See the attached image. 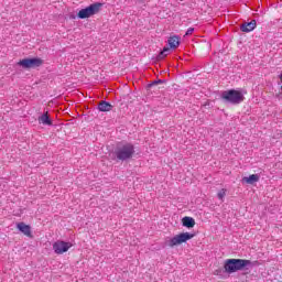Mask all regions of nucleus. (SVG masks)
Wrapping results in <instances>:
<instances>
[{"label": "nucleus", "mask_w": 282, "mask_h": 282, "mask_svg": "<svg viewBox=\"0 0 282 282\" xmlns=\"http://www.w3.org/2000/svg\"><path fill=\"white\" fill-rule=\"evenodd\" d=\"M112 155L113 160L117 162H127L132 160L133 155H135V145L132 143H118L112 152Z\"/></svg>", "instance_id": "f257e3e1"}, {"label": "nucleus", "mask_w": 282, "mask_h": 282, "mask_svg": "<svg viewBox=\"0 0 282 282\" xmlns=\"http://www.w3.org/2000/svg\"><path fill=\"white\" fill-rule=\"evenodd\" d=\"M254 264L247 259H227L225 260L226 274H235V272H241L243 270H250Z\"/></svg>", "instance_id": "f03ea898"}, {"label": "nucleus", "mask_w": 282, "mask_h": 282, "mask_svg": "<svg viewBox=\"0 0 282 282\" xmlns=\"http://www.w3.org/2000/svg\"><path fill=\"white\" fill-rule=\"evenodd\" d=\"M220 98L224 100V102H228L229 105H241V102L246 100L243 93L236 89L224 90L220 95Z\"/></svg>", "instance_id": "7ed1b4c3"}, {"label": "nucleus", "mask_w": 282, "mask_h": 282, "mask_svg": "<svg viewBox=\"0 0 282 282\" xmlns=\"http://www.w3.org/2000/svg\"><path fill=\"white\" fill-rule=\"evenodd\" d=\"M100 8H102V3L96 2L93 3L85 9H82L77 13V19H89V17H94V14H98L100 12Z\"/></svg>", "instance_id": "20e7f679"}, {"label": "nucleus", "mask_w": 282, "mask_h": 282, "mask_svg": "<svg viewBox=\"0 0 282 282\" xmlns=\"http://www.w3.org/2000/svg\"><path fill=\"white\" fill-rule=\"evenodd\" d=\"M193 237H195V234H191V232L178 234L169 240L167 246L170 248H175V246H182V243H186V241H191Z\"/></svg>", "instance_id": "39448f33"}, {"label": "nucleus", "mask_w": 282, "mask_h": 282, "mask_svg": "<svg viewBox=\"0 0 282 282\" xmlns=\"http://www.w3.org/2000/svg\"><path fill=\"white\" fill-rule=\"evenodd\" d=\"M18 65L23 67V69H34L43 65V59H41V57H29L18 62Z\"/></svg>", "instance_id": "423d86ee"}, {"label": "nucleus", "mask_w": 282, "mask_h": 282, "mask_svg": "<svg viewBox=\"0 0 282 282\" xmlns=\"http://www.w3.org/2000/svg\"><path fill=\"white\" fill-rule=\"evenodd\" d=\"M72 248V242H65L63 240H57L53 243V250L55 254H65Z\"/></svg>", "instance_id": "0eeeda50"}, {"label": "nucleus", "mask_w": 282, "mask_h": 282, "mask_svg": "<svg viewBox=\"0 0 282 282\" xmlns=\"http://www.w3.org/2000/svg\"><path fill=\"white\" fill-rule=\"evenodd\" d=\"M17 228L22 232V235H25V237L34 239V236L32 235V227H30V225H26L25 223H18Z\"/></svg>", "instance_id": "6e6552de"}, {"label": "nucleus", "mask_w": 282, "mask_h": 282, "mask_svg": "<svg viewBox=\"0 0 282 282\" xmlns=\"http://www.w3.org/2000/svg\"><path fill=\"white\" fill-rule=\"evenodd\" d=\"M257 28V20H251L250 22H245L240 25L241 32H252Z\"/></svg>", "instance_id": "1a4fd4ad"}, {"label": "nucleus", "mask_w": 282, "mask_h": 282, "mask_svg": "<svg viewBox=\"0 0 282 282\" xmlns=\"http://www.w3.org/2000/svg\"><path fill=\"white\" fill-rule=\"evenodd\" d=\"M167 44L170 50H177V47H180V36L178 35L170 36L167 40Z\"/></svg>", "instance_id": "9d476101"}, {"label": "nucleus", "mask_w": 282, "mask_h": 282, "mask_svg": "<svg viewBox=\"0 0 282 282\" xmlns=\"http://www.w3.org/2000/svg\"><path fill=\"white\" fill-rule=\"evenodd\" d=\"M97 109L102 112L111 111V109H113V105L109 101L101 100L99 101Z\"/></svg>", "instance_id": "9b49d317"}, {"label": "nucleus", "mask_w": 282, "mask_h": 282, "mask_svg": "<svg viewBox=\"0 0 282 282\" xmlns=\"http://www.w3.org/2000/svg\"><path fill=\"white\" fill-rule=\"evenodd\" d=\"M37 120L40 124H44L46 127H52L53 124L52 118H50V115H47V112L40 116Z\"/></svg>", "instance_id": "f8f14e48"}, {"label": "nucleus", "mask_w": 282, "mask_h": 282, "mask_svg": "<svg viewBox=\"0 0 282 282\" xmlns=\"http://www.w3.org/2000/svg\"><path fill=\"white\" fill-rule=\"evenodd\" d=\"M182 226L184 228H195V218L185 216L182 218Z\"/></svg>", "instance_id": "ddd939ff"}, {"label": "nucleus", "mask_w": 282, "mask_h": 282, "mask_svg": "<svg viewBox=\"0 0 282 282\" xmlns=\"http://www.w3.org/2000/svg\"><path fill=\"white\" fill-rule=\"evenodd\" d=\"M259 174H251L249 176H245L242 178V182H245L246 184H256V182H259Z\"/></svg>", "instance_id": "4468645a"}, {"label": "nucleus", "mask_w": 282, "mask_h": 282, "mask_svg": "<svg viewBox=\"0 0 282 282\" xmlns=\"http://www.w3.org/2000/svg\"><path fill=\"white\" fill-rule=\"evenodd\" d=\"M171 46H164L163 50L156 56V61H162L163 58H166V56L169 55L167 53L171 52Z\"/></svg>", "instance_id": "2eb2a0df"}, {"label": "nucleus", "mask_w": 282, "mask_h": 282, "mask_svg": "<svg viewBox=\"0 0 282 282\" xmlns=\"http://www.w3.org/2000/svg\"><path fill=\"white\" fill-rule=\"evenodd\" d=\"M215 276H219L220 279H225V274H226V262H224V267L223 268H218L214 271Z\"/></svg>", "instance_id": "dca6fc26"}, {"label": "nucleus", "mask_w": 282, "mask_h": 282, "mask_svg": "<svg viewBox=\"0 0 282 282\" xmlns=\"http://www.w3.org/2000/svg\"><path fill=\"white\" fill-rule=\"evenodd\" d=\"M166 84V79H156L147 85V89H153V87H158V85Z\"/></svg>", "instance_id": "f3484780"}, {"label": "nucleus", "mask_w": 282, "mask_h": 282, "mask_svg": "<svg viewBox=\"0 0 282 282\" xmlns=\"http://www.w3.org/2000/svg\"><path fill=\"white\" fill-rule=\"evenodd\" d=\"M218 199H224L226 197V188H223L217 194Z\"/></svg>", "instance_id": "a211bd4d"}, {"label": "nucleus", "mask_w": 282, "mask_h": 282, "mask_svg": "<svg viewBox=\"0 0 282 282\" xmlns=\"http://www.w3.org/2000/svg\"><path fill=\"white\" fill-rule=\"evenodd\" d=\"M195 32V28H189L187 29L185 36H191V34H193Z\"/></svg>", "instance_id": "6ab92c4d"}, {"label": "nucleus", "mask_w": 282, "mask_h": 282, "mask_svg": "<svg viewBox=\"0 0 282 282\" xmlns=\"http://www.w3.org/2000/svg\"><path fill=\"white\" fill-rule=\"evenodd\" d=\"M279 78H280V80H281V83H282V73L279 75Z\"/></svg>", "instance_id": "aec40b11"}, {"label": "nucleus", "mask_w": 282, "mask_h": 282, "mask_svg": "<svg viewBox=\"0 0 282 282\" xmlns=\"http://www.w3.org/2000/svg\"><path fill=\"white\" fill-rule=\"evenodd\" d=\"M77 15H70V19H76Z\"/></svg>", "instance_id": "412c9836"}]
</instances>
